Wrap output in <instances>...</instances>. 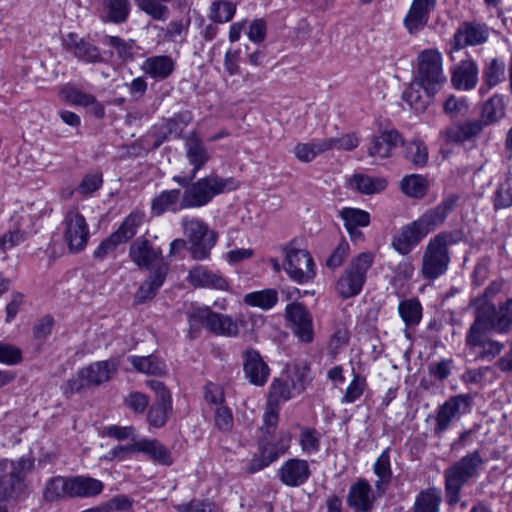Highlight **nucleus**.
<instances>
[{"mask_svg":"<svg viewBox=\"0 0 512 512\" xmlns=\"http://www.w3.org/2000/svg\"><path fill=\"white\" fill-rule=\"evenodd\" d=\"M402 143L399 132L395 129L384 130L379 136H374L368 148V155L375 159H386L392 150Z\"/></svg>","mask_w":512,"mask_h":512,"instance_id":"nucleus-29","label":"nucleus"},{"mask_svg":"<svg viewBox=\"0 0 512 512\" xmlns=\"http://www.w3.org/2000/svg\"><path fill=\"white\" fill-rule=\"evenodd\" d=\"M459 197L455 194L444 198L437 206L428 209L417 220L404 226L392 239V247L400 254H409L431 231L442 225L454 210Z\"/></svg>","mask_w":512,"mask_h":512,"instance_id":"nucleus-1","label":"nucleus"},{"mask_svg":"<svg viewBox=\"0 0 512 512\" xmlns=\"http://www.w3.org/2000/svg\"><path fill=\"white\" fill-rule=\"evenodd\" d=\"M138 452L148 454L153 460L163 465L172 463L171 455L168 449L156 440H141L137 442Z\"/></svg>","mask_w":512,"mask_h":512,"instance_id":"nucleus-46","label":"nucleus"},{"mask_svg":"<svg viewBox=\"0 0 512 512\" xmlns=\"http://www.w3.org/2000/svg\"><path fill=\"white\" fill-rule=\"evenodd\" d=\"M346 229L366 227L370 223V215L356 208H345L340 213Z\"/></svg>","mask_w":512,"mask_h":512,"instance_id":"nucleus-53","label":"nucleus"},{"mask_svg":"<svg viewBox=\"0 0 512 512\" xmlns=\"http://www.w3.org/2000/svg\"><path fill=\"white\" fill-rule=\"evenodd\" d=\"M489 28L485 24L466 22L462 24L454 34V49L460 50L466 46H477L487 42Z\"/></svg>","mask_w":512,"mask_h":512,"instance_id":"nucleus-20","label":"nucleus"},{"mask_svg":"<svg viewBox=\"0 0 512 512\" xmlns=\"http://www.w3.org/2000/svg\"><path fill=\"white\" fill-rule=\"evenodd\" d=\"M173 60L166 55H158L147 58L142 66V71L151 78L162 81L168 78L174 71Z\"/></svg>","mask_w":512,"mask_h":512,"instance_id":"nucleus-32","label":"nucleus"},{"mask_svg":"<svg viewBox=\"0 0 512 512\" xmlns=\"http://www.w3.org/2000/svg\"><path fill=\"white\" fill-rule=\"evenodd\" d=\"M484 463L480 451L475 450L461 457L445 470V492L449 505H455L459 502L462 487L470 479L479 476Z\"/></svg>","mask_w":512,"mask_h":512,"instance_id":"nucleus-4","label":"nucleus"},{"mask_svg":"<svg viewBox=\"0 0 512 512\" xmlns=\"http://www.w3.org/2000/svg\"><path fill=\"white\" fill-rule=\"evenodd\" d=\"M401 190L404 194L413 198H422L426 194V183L422 176L412 174L401 181Z\"/></svg>","mask_w":512,"mask_h":512,"instance_id":"nucleus-52","label":"nucleus"},{"mask_svg":"<svg viewBox=\"0 0 512 512\" xmlns=\"http://www.w3.org/2000/svg\"><path fill=\"white\" fill-rule=\"evenodd\" d=\"M291 434L287 431H280L278 435L272 439L267 440L264 438L260 441V448L262 453L270 458V461H275L280 455L286 453L290 447Z\"/></svg>","mask_w":512,"mask_h":512,"instance_id":"nucleus-39","label":"nucleus"},{"mask_svg":"<svg viewBox=\"0 0 512 512\" xmlns=\"http://www.w3.org/2000/svg\"><path fill=\"white\" fill-rule=\"evenodd\" d=\"M187 281L195 288H209L221 291L229 289L228 281L223 275L202 265H197L189 271Z\"/></svg>","mask_w":512,"mask_h":512,"instance_id":"nucleus-22","label":"nucleus"},{"mask_svg":"<svg viewBox=\"0 0 512 512\" xmlns=\"http://www.w3.org/2000/svg\"><path fill=\"white\" fill-rule=\"evenodd\" d=\"M478 75L476 61L466 58L451 68V84L457 90L470 91L476 87Z\"/></svg>","mask_w":512,"mask_h":512,"instance_id":"nucleus-21","label":"nucleus"},{"mask_svg":"<svg viewBox=\"0 0 512 512\" xmlns=\"http://www.w3.org/2000/svg\"><path fill=\"white\" fill-rule=\"evenodd\" d=\"M350 185L363 194H374L384 190L387 182L383 178H372L363 174H356L350 179Z\"/></svg>","mask_w":512,"mask_h":512,"instance_id":"nucleus-45","label":"nucleus"},{"mask_svg":"<svg viewBox=\"0 0 512 512\" xmlns=\"http://www.w3.org/2000/svg\"><path fill=\"white\" fill-rule=\"evenodd\" d=\"M375 496L368 481L359 479L349 489L347 504L356 512H371Z\"/></svg>","mask_w":512,"mask_h":512,"instance_id":"nucleus-28","label":"nucleus"},{"mask_svg":"<svg viewBox=\"0 0 512 512\" xmlns=\"http://www.w3.org/2000/svg\"><path fill=\"white\" fill-rule=\"evenodd\" d=\"M366 388V380L359 374H355L353 380L350 382L345 390L341 403L350 404L358 400L364 393Z\"/></svg>","mask_w":512,"mask_h":512,"instance_id":"nucleus-56","label":"nucleus"},{"mask_svg":"<svg viewBox=\"0 0 512 512\" xmlns=\"http://www.w3.org/2000/svg\"><path fill=\"white\" fill-rule=\"evenodd\" d=\"M62 236L71 253L82 251L89 240V227L85 217L77 210L68 211L61 223Z\"/></svg>","mask_w":512,"mask_h":512,"instance_id":"nucleus-14","label":"nucleus"},{"mask_svg":"<svg viewBox=\"0 0 512 512\" xmlns=\"http://www.w3.org/2000/svg\"><path fill=\"white\" fill-rule=\"evenodd\" d=\"M490 331H483V334L479 337V342H470L468 339V333L466 334L465 342L469 347H481L482 350L479 353V358L492 360L499 355L503 349V344L495 340L487 339V334Z\"/></svg>","mask_w":512,"mask_h":512,"instance_id":"nucleus-48","label":"nucleus"},{"mask_svg":"<svg viewBox=\"0 0 512 512\" xmlns=\"http://www.w3.org/2000/svg\"><path fill=\"white\" fill-rule=\"evenodd\" d=\"M118 369V363L114 359L98 361L82 368L76 377L67 382L68 391L71 394L79 392L89 386H98L109 381Z\"/></svg>","mask_w":512,"mask_h":512,"instance_id":"nucleus-13","label":"nucleus"},{"mask_svg":"<svg viewBox=\"0 0 512 512\" xmlns=\"http://www.w3.org/2000/svg\"><path fill=\"white\" fill-rule=\"evenodd\" d=\"M172 0H135L137 7L155 20L166 21L169 8L165 5Z\"/></svg>","mask_w":512,"mask_h":512,"instance_id":"nucleus-49","label":"nucleus"},{"mask_svg":"<svg viewBox=\"0 0 512 512\" xmlns=\"http://www.w3.org/2000/svg\"><path fill=\"white\" fill-rule=\"evenodd\" d=\"M69 498H89L99 495L104 484L95 478L87 476L68 477Z\"/></svg>","mask_w":512,"mask_h":512,"instance_id":"nucleus-31","label":"nucleus"},{"mask_svg":"<svg viewBox=\"0 0 512 512\" xmlns=\"http://www.w3.org/2000/svg\"><path fill=\"white\" fill-rule=\"evenodd\" d=\"M464 237L461 230L440 232L428 241L421 259L423 279L433 281L446 273L451 261L449 247Z\"/></svg>","mask_w":512,"mask_h":512,"instance_id":"nucleus-2","label":"nucleus"},{"mask_svg":"<svg viewBox=\"0 0 512 512\" xmlns=\"http://www.w3.org/2000/svg\"><path fill=\"white\" fill-rule=\"evenodd\" d=\"M188 320L191 330L203 325L218 336L235 337L239 333L238 324L231 316L213 312L209 307L195 309Z\"/></svg>","mask_w":512,"mask_h":512,"instance_id":"nucleus-12","label":"nucleus"},{"mask_svg":"<svg viewBox=\"0 0 512 512\" xmlns=\"http://www.w3.org/2000/svg\"><path fill=\"white\" fill-rule=\"evenodd\" d=\"M129 257L138 267L149 270H152L160 262H166L161 248L154 247L150 240L144 237H139L132 242L129 248Z\"/></svg>","mask_w":512,"mask_h":512,"instance_id":"nucleus-18","label":"nucleus"},{"mask_svg":"<svg viewBox=\"0 0 512 512\" xmlns=\"http://www.w3.org/2000/svg\"><path fill=\"white\" fill-rule=\"evenodd\" d=\"M172 409L153 404L147 413V422L153 428L163 427L168 420V413Z\"/></svg>","mask_w":512,"mask_h":512,"instance_id":"nucleus-62","label":"nucleus"},{"mask_svg":"<svg viewBox=\"0 0 512 512\" xmlns=\"http://www.w3.org/2000/svg\"><path fill=\"white\" fill-rule=\"evenodd\" d=\"M183 234L187 238L189 251L194 260H205L216 244L217 234L197 217H183L181 220Z\"/></svg>","mask_w":512,"mask_h":512,"instance_id":"nucleus-7","label":"nucleus"},{"mask_svg":"<svg viewBox=\"0 0 512 512\" xmlns=\"http://www.w3.org/2000/svg\"><path fill=\"white\" fill-rule=\"evenodd\" d=\"M398 313L406 328H413L421 322L422 305L417 298H409L399 303Z\"/></svg>","mask_w":512,"mask_h":512,"instance_id":"nucleus-42","label":"nucleus"},{"mask_svg":"<svg viewBox=\"0 0 512 512\" xmlns=\"http://www.w3.org/2000/svg\"><path fill=\"white\" fill-rule=\"evenodd\" d=\"M437 0H413L404 18V26L410 34L422 30L428 22L429 14L434 10Z\"/></svg>","mask_w":512,"mask_h":512,"instance_id":"nucleus-27","label":"nucleus"},{"mask_svg":"<svg viewBox=\"0 0 512 512\" xmlns=\"http://www.w3.org/2000/svg\"><path fill=\"white\" fill-rule=\"evenodd\" d=\"M483 85L479 92L485 94L505 79V63L498 58L486 62L483 68Z\"/></svg>","mask_w":512,"mask_h":512,"instance_id":"nucleus-35","label":"nucleus"},{"mask_svg":"<svg viewBox=\"0 0 512 512\" xmlns=\"http://www.w3.org/2000/svg\"><path fill=\"white\" fill-rule=\"evenodd\" d=\"M190 112H182L166 120L161 128L162 138L154 143V147H159L168 136L181 137L183 130L191 122Z\"/></svg>","mask_w":512,"mask_h":512,"instance_id":"nucleus-40","label":"nucleus"},{"mask_svg":"<svg viewBox=\"0 0 512 512\" xmlns=\"http://www.w3.org/2000/svg\"><path fill=\"white\" fill-rule=\"evenodd\" d=\"M243 369L249 382L256 386H263L269 377L270 369L263 361L260 353L254 349H248L243 355Z\"/></svg>","mask_w":512,"mask_h":512,"instance_id":"nucleus-25","label":"nucleus"},{"mask_svg":"<svg viewBox=\"0 0 512 512\" xmlns=\"http://www.w3.org/2000/svg\"><path fill=\"white\" fill-rule=\"evenodd\" d=\"M404 156L414 166L423 167L428 160V150L423 141L415 139L406 145Z\"/></svg>","mask_w":512,"mask_h":512,"instance_id":"nucleus-50","label":"nucleus"},{"mask_svg":"<svg viewBox=\"0 0 512 512\" xmlns=\"http://www.w3.org/2000/svg\"><path fill=\"white\" fill-rule=\"evenodd\" d=\"M482 125L478 120L452 123L440 132L446 144H462L480 134Z\"/></svg>","mask_w":512,"mask_h":512,"instance_id":"nucleus-26","label":"nucleus"},{"mask_svg":"<svg viewBox=\"0 0 512 512\" xmlns=\"http://www.w3.org/2000/svg\"><path fill=\"white\" fill-rule=\"evenodd\" d=\"M372 263L373 255L369 252H363L352 259L336 285V290L342 298H350L360 293Z\"/></svg>","mask_w":512,"mask_h":512,"instance_id":"nucleus-9","label":"nucleus"},{"mask_svg":"<svg viewBox=\"0 0 512 512\" xmlns=\"http://www.w3.org/2000/svg\"><path fill=\"white\" fill-rule=\"evenodd\" d=\"M284 270L298 283L308 282L315 275L313 258L309 252L292 247L286 249Z\"/></svg>","mask_w":512,"mask_h":512,"instance_id":"nucleus-15","label":"nucleus"},{"mask_svg":"<svg viewBox=\"0 0 512 512\" xmlns=\"http://www.w3.org/2000/svg\"><path fill=\"white\" fill-rule=\"evenodd\" d=\"M441 491L435 487L422 490L415 498L413 512H439Z\"/></svg>","mask_w":512,"mask_h":512,"instance_id":"nucleus-41","label":"nucleus"},{"mask_svg":"<svg viewBox=\"0 0 512 512\" xmlns=\"http://www.w3.org/2000/svg\"><path fill=\"white\" fill-rule=\"evenodd\" d=\"M133 499L126 495H116L100 505L102 512L129 511L133 506Z\"/></svg>","mask_w":512,"mask_h":512,"instance_id":"nucleus-60","label":"nucleus"},{"mask_svg":"<svg viewBox=\"0 0 512 512\" xmlns=\"http://www.w3.org/2000/svg\"><path fill=\"white\" fill-rule=\"evenodd\" d=\"M285 315L291 323L293 333L302 341L310 343L314 337L312 316L304 305L298 302L286 306Z\"/></svg>","mask_w":512,"mask_h":512,"instance_id":"nucleus-17","label":"nucleus"},{"mask_svg":"<svg viewBox=\"0 0 512 512\" xmlns=\"http://www.w3.org/2000/svg\"><path fill=\"white\" fill-rule=\"evenodd\" d=\"M68 477L55 476L50 478L43 490V498L53 502L69 498Z\"/></svg>","mask_w":512,"mask_h":512,"instance_id":"nucleus-44","label":"nucleus"},{"mask_svg":"<svg viewBox=\"0 0 512 512\" xmlns=\"http://www.w3.org/2000/svg\"><path fill=\"white\" fill-rule=\"evenodd\" d=\"M374 473L379 478L375 486L378 490L382 489L383 484H388L392 477V471L390 467V457L388 450L383 451L377 458L374 464Z\"/></svg>","mask_w":512,"mask_h":512,"instance_id":"nucleus-54","label":"nucleus"},{"mask_svg":"<svg viewBox=\"0 0 512 512\" xmlns=\"http://www.w3.org/2000/svg\"><path fill=\"white\" fill-rule=\"evenodd\" d=\"M312 381L310 365L305 361H295L286 366L285 375L271 383L269 396L275 401H287L302 393Z\"/></svg>","mask_w":512,"mask_h":512,"instance_id":"nucleus-6","label":"nucleus"},{"mask_svg":"<svg viewBox=\"0 0 512 512\" xmlns=\"http://www.w3.org/2000/svg\"><path fill=\"white\" fill-rule=\"evenodd\" d=\"M34 468V460H0V501L17 498L26 488V477Z\"/></svg>","mask_w":512,"mask_h":512,"instance_id":"nucleus-5","label":"nucleus"},{"mask_svg":"<svg viewBox=\"0 0 512 512\" xmlns=\"http://www.w3.org/2000/svg\"><path fill=\"white\" fill-rule=\"evenodd\" d=\"M434 95L435 93L425 91L424 85L415 79L403 92L402 99L416 112H423L430 105Z\"/></svg>","mask_w":512,"mask_h":512,"instance_id":"nucleus-34","label":"nucleus"},{"mask_svg":"<svg viewBox=\"0 0 512 512\" xmlns=\"http://www.w3.org/2000/svg\"><path fill=\"white\" fill-rule=\"evenodd\" d=\"M236 5L228 1H214L210 8V19L216 23H226L232 20Z\"/></svg>","mask_w":512,"mask_h":512,"instance_id":"nucleus-51","label":"nucleus"},{"mask_svg":"<svg viewBox=\"0 0 512 512\" xmlns=\"http://www.w3.org/2000/svg\"><path fill=\"white\" fill-rule=\"evenodd\" d=\"M181 198L182 195L179 189L163 191L152 200L151 211L154 215L159 216L167 210L173 212L182 210L183 208H180Z\"/></svg>","mask_w":512,"mask_h":512,"instance_id":"nucleus-36","label":"nucleus"},{"mask_svg":"<svg viewBox=\"0 0 512 512\" xmlns=\"http://www.w3.org/2000/svg\"><path fill=\"white\" fill-rule=\"evenodd\" d=\"M65 50L72 53L77 59L86 63H99L103 61L100 50L95 45L79 38L75 33H68L63 38Z\"/></svg>","mask_w":512,"mask_h":512,"instance_id":"nucleus-24","label":"nucleus"},{"mask_svg":"<svg viewBox=\"0 0 512 512\" xmlns=\"http://www.w3.org/2000/svg\"><path fill=\"white\" fill-rule=\"evenodd\" d=\"M104 9L106 21L119 24L127 20L131 4L129 0H105Z\"/></svg>","mask_w":512,"mask_h":512,"instance_id":"nucleus-47","label":"nucleus"},{"mask_svg":"<svg viewBox=\"0 0 512 512\" xmlns=\"http://www.w3.org/2000/svg\"><path fill=\"white\" fill-rule=\"evenodd\" d=\"M24 241V233L20 230H13L0 236V257L6 258L8 251Z\"/></svg>","mask_w":512,"mask_h":512,"instance_id":"nucleus-58","label":"nucleus"},{"mask_svg":"<svg viewBox=\"0 0 512 512\" xmlns=\"http://www.w3.org/2000/svg\"><path fill=\"white\" fill-rule=\"evenodd\" d=\"M452 359H441L440 361L433 362L428 366V372L437 380L443 381L451 374Z\"/></svg>","mask_w":512,"mask_h":512,"instance_id":"nucleus-64","label":"nucleus"},{"mask_svg":"<svg viewBox=\"0 0 512 512\" xmlns=\"http://www.w3.org/2000/svg\"><path fill=\"white\" fill-rule=\"evenodd\" d=\"M243 301L249 306L268 310L274 307L277 303L278 292L272 288L254 291L246 294L243 298Z\"/></svg>","mask_w":512,"mask_h":512,"instance_id":"nucleus-43","label":"nucleus"},{"mask_svg":"<svg viewBox=\"0 0 512 512\" xmlns=\"http://www.w3.org/2000/svg\"><path fill=\"white\" fill-rule=\"evenodd\" d=\"M168 262H160L150 270L149 276L142 282L139 289L135 294V301L137 303H144L155 297L160 287L165 282L169 272Z\"/></svg>","mask_w":512,"mask_h":512,"instance_id":"nucleus-23","label":"nucleus"},{"mask_svg":"<svg viewBox=\"0 0 512 512\" xmlns=\"http://www.w3.org/2000/svg\"><path fill=\"white\" fill-rule=\"evenodd\" d=\"M128 361L133 368L143 374L162 376L166 373V365L155 355L130 356Z\"/></svg>","mask_w":512,"mask_h":512,"instance_id":"nucleus-38","label":"nucleus"},{"mask_svg":"<svg viewBox=\"0 0 512 512\" xmlns=\"http://www.w3.org/2000/svg\"><path fill=\"white\" fill-rule=\"evenodd\" d=\"M144 219V212L139 210L132 211L124 218L117 230L104 239L94 250V258L104 259L107 255L114 252L118 245L131 240L137 234Z\"/></svg>","mask_w":512,"mask_h":512,"instance_id":"nucleus-11","label":"nucleus"},{"mask_svg":"<svg viewBox=\"0 0 512 512\" xmlns=\"http://www.w3.org/2000/svg\"><path fill=\"white\" fill-rule=\"evenodd\" d=\"M471 403V397L468 394H459L450 397L441 406H439L436 416V426L434 431L441 434L446 431L454 419L468 412Z\"/></svg>","mask_w":512,"mask_h":512,"instance_id":"nucleus-16","label":"nucleus"},{"mask_svg":"<svg viewBox=\"0 0 512 512\" xmlns=\"http://www.w3.org/2000/svg\"><path fill=\"white\" fill-rule=\"evenodd\" d=\"M230 181L217 175L198 179L184 190L180 208H200L207 205L216 195L225 191Z\"/></svg>","mask_w":512,"mask_h":512,"instance_id":"nucleus-8","label":"nucleus"},{"mask_svg":"<svg viewBox=\"0 0 512 512\" xmlns=\"http://www.w3.org/2000/svg\"><path fill=\"white\" fill-rule=\"evenodd\" d=\"M475 319L468 330L470 342L478 343L483 331L508 333L512 330V299L499 304L484 303L482 300H473Z\"/></svg>","mask_w":512,"mask_h":512,"instance_id":"nucleus-3","label":"nucleus"},{"mask_svg":"<svg viewBox=\"0 0 512 512\" xmlns=\"http://www.w3.org/2000/svg\"><path fill=\"white\" fill-rule=\"evenodd\" d=\"M506 101L505 97L500 94H494L486 100L481 109L480 119L478 120L482 128L492 125L505 117Z\"/></svg>","mask_w":512,"mask_h":512,"instance_id":"nucleus-33","label":"nucleus"},{"mask_svg":"<svg viewBox=\"0 0 512 512\" xmlns=\"http://www.w3.org/2000/svg\"><path fill=\"white\" fill-rule=\"evenodd\" d=\"M467 102L464 98H457L454 95L449 96L444 104V112L451 118L463 115L467 111Z\"/></svg>","mask_w":512,"mask_h":512,"instance_id":"nucleus-63","label":"nucleus"},{"mask_svg":"<svg viewBox=\"0 0 512 512\" xmlns=\"http://www.w3.org/2000/svg\"><path fill=\"white\" fill-rule=\"evenodd\" d=\"M186 158L193 166L192 178L209 161L210 155L203 141L193 132L185 139Z\"/></svg>","mask_w":512,"mask_h":512,"instance_id":"nucleus-30","label":"nucleus"},{"mask_svg":"<svg viewBox=\"0 0 512 512\" xmlns=\"http://www.w3.org/2000/svg\"><path fill=\"white\" fill-rule=\"evenodd\" d=\"M277 476L284 485L299 487L311 476L309 463L299 458L288 459L278 469Z\"/></svg>","mask_w":512,"mask_h":512,"instance_id":"nucleus-19","label":"nucleus"},{"mask_svg":"<svg viewBox=\"0 0 512 512\" xmlns=\"http://www.w3.org/2000/svg\"><path fill=\"white\" fill-rule=\"evenodd\" d=\"M102 181L100 173H88L83 177L76 191L83 196L91 195L100 188Z\"/></svg>","mask_w":512,"mask_h":512,"instance_id":"nucleus-61","label":"nucleus"},{"mask_svg":"<svg viewBox=\"0 0 512 512\" xmlns=\"http://www.w3.org/2000/svg\"><path fill=\"white\" fill-rule=\"evenodd\" d=\"M416 80L424 85V90L436 93L438 87L446 82L442 68V56L436 49H425L417 57Z\"/></svg>","mask_w":512,"mask_h":512,"instance_id":"nucleus-10","label":"nucleus"},{"mask_svg":"<svg viewBox=\"0 0 512 512\" xmlns=\"http://www.w3.org/2000/svg\"><path fill=\"white\" fill-rule=\"evenodd\" d=\"M150 399L149 397L141 392L133 391L130 392L124 398V404L132 410L134 413L142 414L147 409L149 405Z\"/></svg>","mask_w":512,"mask_h":512,"instance_id":"nucleus-59","label":"nucleus"},{"mask_svg":"<svg viewBox=\"0 0 512 512\" xmlns=\"http://www.w3.org/2000/svg\"><path fill=\"white\" fill-rule=\"evenodd\" d=\"M329 142L323 139H313L306 143H298L293 149L295 157L303 163L313 161L318 155L329 151Z\"/></svg>","mask_w":512,"mask_h":512,"instance_id":"nucleus-37","label":"nucleus"},{"mask_svg":"<svg viewBox=\"0 0 512 512\" xmlns=\"http://www.w3.org/2000/svg\"><path fill=\"white\" fill-rule=\"evenodd\" d=\"M299 443L305 454L316 453L320 448V434L314 429L304 428L300 433Z\"/></svg>","mask_w":512,"mask_h":512,"instance_id":"nucleus-55","label":"nucleus"},{"mask_svg":"<svg viewBox=\"0 0 512 512\" xmlns=\"http://www.w3.org/2000/svg\"><path fill=\"white\" fill-rule=\"evenodd\" d=\"M62 95L72 105L89 107L95 102V97L91 94L84 93L77 88L69 87L62 90Z\"/></svg>","mask_w":512,"mask_h":512,"instance_id":"nucleus-57","label":"nucleus"}]
</instances>
